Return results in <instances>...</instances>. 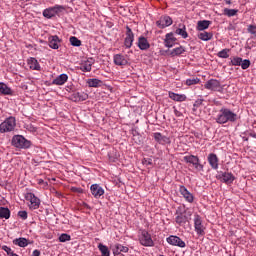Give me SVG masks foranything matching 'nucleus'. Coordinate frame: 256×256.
Segmentation results:
<instances>
[{"label": "nucleus", "mask_w": 256, "mask_h": 256, "mask_svg": "<svg viewBox=\"0 0 256 256\" xmlns=\"http://www.w3.org/2000/svg\"><path fill=\"white\" fill-rule=\"evenodd\" d=\"M239 119L237 113L231 109L222 107L217 114L215 121L218 125H225V123H235Z\"/></svg>", "instance_id": "1"}, {"label": "nucleus", "mask_w": 256, "mask_h": 256, "mask_svg": "<svg viewBox=\"0 0 256 256\" xmlns=\"http://www.w3.org/2000/svg\"><path fill=\"white\" fill-rule=\"evenodd\" d=\"M15 127H17V119L10 116L0 124V133H12V131H15Z\"/></svg>", "instance_id": "2"}, {"label": "nucleus", "mask_w": 256, "mask_h": 256, "mask_svg": "<svg viewBox=\"0 0 256 256\" xmlns=\"http://www.w3.org/2000/svg\"><path fill=\"white\" fill-rule=\"evenodd\" d=\"M11 143L16 149H29L31 147V141L27 140L23 135H14Z\"/></svg>", "instance_id": "3"}, {"label": "nucleus", "mask_w": 256, "mask_h": 256, "mask_svg": "<svg viewBox=\"0 0 256 256\" xmlns=\"http://www.w3.org/2000/svg\"><path fill=\"white\" fill-rule=\"evenodd\" d=\"M138 241L143 247H155V242L147 230H142L138 236Z\"/></svg>", "instance_id": "4"}, {"label": "nucleus", "mask_w": 256, "mask_h": 256, "mask_svg": "<svg viewBox=\"0 0 256 256\" xmlns=\"http://www.w3.org/2000/svg\"><path fill=\"white\" fill-rule=\"evenodd\" d=\"M194 229L199 237H203L205 235V224L203 223V218H201L198 214L194 215Z\"/></svg>", "instance_id": "5"}, {"label": "nucleus", "mask_w": 256, "mask_h": 256, "mask_svg": "<svg viewBox=\"0 0 256 256\" xmlns=\"http://www.w3.org/2000/svg\"><path fill=\"white\" fill-rule=\"evenodd\" d=\"M205 89L208 91H217L221 93L223 91V86H221V82L217 79H210L204 84Z\"/></svg>", "instance_id": "6"}, {"label": "nucleus", "mask_w": 256, "mask_h": 256, "mask_svg": "<svg viewBox=\"0 0 256 256\" xmlns=\"http://www.w3.org/2000/svg\"><path fill=\"white\" fill-rule=\"evenodd\" d=\"M25 199L30 203L29 209H32V210L39 209L41 205V200L37 196H35V194L28 192L25 194Z\"/></svg>", "instance_id": "7"}, {"label": "nucleus", "mask_w": 256, "mask_h": 256, "mask_svg": "<svg viewBox=\"0 0 256 256\" xmlns=\"http://www.w3.org/2000/svg\"><path fill=\"white\" fill-rule=\"evenodd\" d=\"M184 161L186 163H190V165H193L197 171H203V164H201L199 157L195 155L184 156Z\"/></svg>", "instance_id": "8"}, {"label": "nucleus", "mask_w": 256, "mask_h": 256, "mask_svg": "<svg viewBox=\"0 0 256 256\" xmlns=\"http://www.w3.org/2000/svg\"><path fill=\"white\" fill-rule=\"evenodd\" d=\"M166 241L173 247H180V249H185V247H187L185 241H183L179 236L170 235L168 238H166Z\"/></svg>", "instance_id": "9"}, {"label": "nucleus", "mask_w": 256, "mask_h": 256, "mask_svg": "<svg viewBox=\"0 0 256 256\" xmlns=\"http://www.w3.org/2000/svg\"><path fill=\"white\" fill-rule=\"evenodd\" d=\"M62 9H63V6L61 5H55L53 7L46 8L43 11V17H45L46 19H52V17H55L57 13H60Z\"/></svg>", "instance_id": "10"}, {"label": "nucleus", "mask_w": 256, "mask_h": 256, "mask_svg": "<svg viewBox=\"0 0 256 256\" xmlns=\"http://www.w3.org/2000/svg\"><path fill=\"white\" fill-rule=\"evenodd\" d=\"M133 41H135V34L133 33V30L129 28V26L126 27V37L124 39V46L126 49H131L133 47Z\"/></svg>", "instance_id": "11"}, {"label": "nucleus", "mask_w": 256, "mask_h": 256, "mask_svg": "<svg viewBox=\"0 0 256 256\" xmlns=\"http://www.w3.org/2000/svg\"><path fill=\"white\" fill-rule=\"evenodd\" d=\"M93 65H95V59L88 58L81 62L79 69L80 71H83V73H91Z\"/></svg>", "instance_id": "12"}, {"label": "nucleus", "mask_w": 256, "mask_h": 256, "mask_svg": "<svg viewBox=\"0 0 256 256\" xmlns=\"http://www.w3.org/2000/svg\"><path fill=\"white\" fill-rule=\"evenodd\" d=\"M179 193L180 195H182L185 201H187V203H193V201H195V196H193V193L189 192L187 187H185L184 185H181L179 187Z\"/></svg>", "instance_id": "13"}, {"label": "nucleus", "mask_w": 256, "mask_h": 256, "mask_svg": "<svg viewBox=\"0 0 256 256\" xmlns=\"http://www.w3.org/2000/svg\"><path fill=\"white\" fill-rule=\"evenodd\" d=\"M90 191L95 199H101L105 195V190L99 184H92Z\"/></svg>", "instance_id": "14"}, {"label": "nucleus", "mask_w": 256, "mask_h": 256, "mask_svg": "<svg viewBox=\"0 0 256 256\" xmlns=\"http://www.w3.org/2000/svg\"><path fill=\"white\" fill-rule=\"evenodd\" d=\"M157 27L159 29H165V27H169L173 25V20L169 16H162L160 19L156 22Z\"/></svg>", "instance_id": "15"}, {"label": "nucleus", "mask_w": 256, "mask_h": 256, "mask_svg": "<svg viewBox=\"0 0 256 256\" xmlns=\"http://www.w3.org/2000/svg\"><path fill=\"white\" fill-rule=\"evenodd\" d=\"M114 65H117L118 67H125L129 63V60H127V57L123 54H115L113 56Z\"/></svg>", "instance_id": "16"}, {"label": "nucleus", "mask_w": 256, "mask_h": 256, "mask_svg": "<svg viewBox=\"0 0 256 256\" xmlns=\"http://www.w3.org/2000/svg\"><path fill=\"white\" fill-rule=\"evenodd\" d=\"M207 161L211 167V169H214L217 171L219 169V157H217V154L210 153L207 157Z\"/></svg>", "instance_id": "17"}, {"label": "nucleus", "mask_w": 256, "mask_h": 256, "mask_svg": "<svg viewBox=\"0 0 256 256\" xmlns=\"http://www.w3.org/2000/svg\"><path fill=\"white\" fill-rule=\"evenodd\" d=\"M137 46L140 51H147L148 49L151 48V44L149 43V40H147V38L144 36H140L138 38Z\"/></svg>", "instance_id": "18"}, {"label": "nucleus", "mask_w": 256, "mask_h": 256, "mask_svg": "<svg viewBox=\"0 0 256 256\" xmlns=\"http://www.w3.org/2000/svg\"><path fill=\"white\" fill-rule=\"evenodd\" d=\"M89 99V95L85 92H74L71 95V100L75 103H79V101H87Z\"/></svg>", "instance_id": "19"}, {"label": "nucleus", "mask_w": 256, "mask_h": 256, "mask_svg": "<svg viewBox=\"0 0 256 256\" xmlns=\"http://www.w3.org/2000/svg\"><path fill=\"white\" fill-rule=\"evenodd\" d=\"M176 41H177V38H175L173 33H168L165 36L164 45H165V47H168V49H171V47H173V45H175Z\"/></svg>", "instance_id": "20"}, {"label": "nucleus", "mask_w": 256, "mask_h": 256, "mask_svg": "<svg viewBox=\"0 0 256 256\" xmlns=\"http://www.w3.org/2000/svg\"><path fill=\"white\" fill-rule=\"evenodd\" d=\"M220 179L223 183H226V185H231V183L235 181V176L231 172H224Z\"/></svg>", "instance_id": "21"}, {"label": "nucleus", "mask_w": 256, "mask_h": 256, "mask_svg": "<svg viewBox=\"0 0 256 256\" xmlns=\"http://www.w3.org/2000/svg\"><path fill=\"white\" fill-rule=\"evenodd\" d=\"M67 81H69V76L67 74H60L52 81V85H65Z\"/></svg>", "instance_id": "22"}, {"label": "nucleus", "mask_w": 256, "mask_h": 256, "mask_svg": "<svg viewBox=\"0 0 256 256\" xmlns=\"http://www.w3.org/2000/svg\"><path fill=\"white\" fill-rule=\"evenodd\" d=\"M48 43L51 49H59V43H61V39H59V36L57 35L50 36L48 38Z\"/></svg>", "instance_id": "23"}, {"label": "nucleus", "mask_w": 256, "mask_h": 256, "mask_svg": "<svg viewBox=\"0 0 256 256\" xmlns=\"http://www.w3.org/2000/svg\"><path fill=\"white\" fill-rule=\"evenodd\" d=\"M28 67L32 69V71H41V65H39V61L37 59L31 57L27 61Z\"/></svg>", "instance_id": "24"}, {"label": "nucleus", "mask_w": 256, "mask_h": 256, "mask_svg": "<svg viewBox=\"0 0 256 256\" xmlns=\"http://www.w3.org/2000/svg\"><path fill=\"white\" fill-rule=\"evenodd\" d=\"M169 98L172 99V101H178V103L187 101V96L185 94H177L174 92H169Z\"/></svg>", "instance_id": "25"}, {"label": "nucleus", "mask_w": 256, "mask_h": 256, "mask_svg": "<svg viewBox=\"0 0 256 256\" xmlns=\"http://www.w3.org/2000/svg\"><path fill=\"white\" fill-rule=\"evenodd\" d=\"M153 137L155 141H157V143H160V145H165L166 143H170L169 137L163 136L159 132L154 133Z\"/></svg>", "instance_id": "26"}, {"label": "nucleus", "mask_w": 256, "mask_h": 256, "mask_svg": "<svg viewBox=\"0 0 256 256\" xmlns=\"http://www.w3.org/2000/svg\"><path fill=\"white\" fill-rule=\"evenodd\" d=\"M114 255H120L121 253H129V247L121 244H115L113 249Z\"/></svg>", "instance_id": "27"}, {"label": "nucleus", "mask_w": 256, "mask_h": 256, "mask_svg": "<svg viewBox=\"0 0 256 256\" xmlns=\"http://www.w3.org/2000/svg\"><path fill=\"white\" fill-rule=\"evenodd\" d=\"M187 221H189V217H187V215L185 213H177L175 222L178 225H185V223H187Z\"/></svg>", "instance_id": "28"}, {"label": "nucleus", "mask_w": 256, "mask_h": 256, "mask_svg": "<svg viewBox=\"0 0 256 256\" xmlns=\"http://www.w3.org/2000/svg\"><path fill=\"white\" fill-rule=\"evenodd\" d=\"M176 35H180V37H182V39H187V37H189V34L187 33V28L185 27V25H179V28L176 29L175 31Z\"/></svg>", "instance_id": "29"}, {"label": "nucleus", "mask_w": 256, "mask_h": 256, "mask_svg": "<svg viewBox=\"0 0 256 256\" xmlns=\"http://www.w3.org/2000/svg\"><path fill=\"white\" fill-rule=\"evenodd\" d=\"M0 95H13V90L7 84L0 82Z\"/></svg>", "instance_id": "30"}, {"label": "nucleus", "mask_w": 256, "mask_h": 256, "mask_svg": "<svg viewBox=\"0 0 256 256\" xmlns=\"http://www.w3.org/2000/svg\"><path fill=\"white\" fill-rule=\"evenodd\" d=\"M209 25H211V21L209 20H200L197 23L198 31H205V29H209Z\"/></svg>", "instance_id": "31"}, {"label": "nucleus", "mask_w": 256, "mask_h": 256, "mask_svg": "<svg viewBox=\"0 0 256 256\" xmlns=\"http://www.w3.org/2000/svg\"><path fill=\"white\" fill-rule=\"evenodd\" d=\"M185 53V47L179 46L170 51V57H179V55H183Z\"/></svg>", "instance_id": "32"}, {"label": "nucleus", "mask_w": 256, "mask_h": 256, "mask_svg": "<svg viewBox=\"0 0 256 256\" xmlns=\"http://www.w3.org/2000/svg\"><path fill=\"white\" fill-rule=\"evenodd\" d=\"M198 39H200L201 41H211V39H213V33L211 32H200L198 34Z\"/></svg>", "instance_id": "33"}, {"label": "nucleus", "mask_w": 256, "mask_h": 256, "mask_svg": "<svg viewBox=\"0 0 256 256\" xmlns=\"http://www.w3.org/2000/svg\"><path fill=\"white\" fill-rule=\"evenodd\" d=\"M87 85L88 87H101V85L103 84V81L97 79V78H92V79H88L87 80Z\"/></svg>", "instance_id": "34"}, {"label": "nucleus", "mask_w": 256, "mask_h": 256, "mask_svg": "<svg viewBox=\"0 0 256 256\" xmlns=\"http://www.w3.org/2000/svg\"><path fill=\"white\" fill-rule=\"evenodd\" d=\"M13 245H17L18 247H27V245H29V240L26 238H16L13 240Z\"/></svg>", "instance_id": "35"}, {"label": "nucleus", "mask_w": 256, "mask_h": 256, "mask_svg": "<svg viewBox=\"0 0 256 256\" xmlns=\"http://www.w3.org/2000/svg\"><path fill=\"white\" fill-rule=\"evenodd\" d=\"M9 217H11L9 208L0 207V219H9Z\"/></svg>", "instance_id": "36"}, {"label": "nucleus", "mask_w": 256, "mask_h": 256, "mask_svg": "<svg viewBox=\"0 0 256 256\" xmlns=\"http://www.w3.org/2000/svg\"><path fill=\"white\" fill-rule=\"evenodd\" d=\"M98 249L102 256H111V252L109 251V248L106 245L100 243L98 244Z\"/></svg>", "instance_id": "37"}, {"label": "nucleus", "mask_w": 256, "mask_h": 256, "mask_svg": "<svg viewBox=\"0 0 256 256\" xmlns=\"http://www.w3.org/2000/svg\"><path fill=\"white\" fill-rule=\"evenodd\" d=\"M237 13H239V10L237 9L224 8L223 10V15H225L226 17H235Z\"/></svg>", "instance_id": "38"}, {"label": "nucleus", "mask_w": 256, "mask_h": 256, "mask_svg": "<svg viewBox=\"0 0 256 256\" xmlns=\"http://www.w3.org/2000/svg\"><path fill=\"white\" fill-rule=\"evenodd\" d=\"M241 63H243V58L235 56L231 59L229 65H233L234 67H241Z\"/></svg>", "instance_id": "39"}, {"label": "nucleus", "mask_w": 256, "mask_h": 256, "mask_svg": "<svg viewBox=\"0 0 256 256\" xmlns=\"http://www.w3.org/2000/svg\"><path fill=\"white\" fill-rule=\"evenodd\" d=\"M69 41L73 47H81V40H79V38L72 36Z\"/></svg>", "instance_id": "40"}, {"label": "nucleus", "mask_w": 256, "mask_h": 256, "mask_svg": "<svg viewBox=\"0 0 256 256\" xmlns=\"http://www.w3.org/2000/svg\"><path fill=\"white\" fill-rule=\"evenodd\" d=\"M218 57H220V59H229V49H223L218 52Z\"/></svg>", "instance_id": "41"}, {"label": "nucleus", "mask_w": 256, "mask_h": 256, "mask_svg": "<svg viewBox=\"0 0 256 256\" xmlns=\"http://www.w3.org/2000/svg\"><path fill=\"white\" fill-rule=\"evenodd\" d=\"M201 82L199 78H189L186 80V85L191 86V85H197Z\"/></svg>", "instance_id": "42"}, {"label": "nucleus", "mask_w": 256, "mask_h": 256, "mask_svg": "<svg viewBox=\"0 0 256 256\" xmlns=\"http://www.w3.org/2000/svg\"><path fill=\"white\" fill-rule=\"evenodd\" d=\"M60 243H66V241H71V236L69 234H61L59 236Z\"/></svg>", "instance_id": "43"}, {"label": "nucleus", "mask_w": 256, "mask_h": 256, "mask_svg": "<svg viewBox=\"0 0 256 256\" xmlns=\"http://www.w3.org/2000/svg\"><path fill=\"white\" fill-rule=\"evenodd\" d=\"M240 67L244 70L249 69V67H251V61L248 59L242 60Z\"/></svg>", "instance_id": "44"}, {"label": "nucleus", "mask_w": 256, "mask_h": 256, "mask_svg": "<svg viewBox=\"0 0 256 256\" xmlns=\"http://www.w3.org/2000/svg\"><path fill=\"white\" fill-rule=\"evenodd\" d=\"M2 251H5V253H7L8 256H10L13 253V250L11 249V247L7 245L2 246Z\"/></svg>", "instance_id": "45"}, {"label": "nucleus", "mask_w": 256, "mask_h": 256, "mask_svg": "<svg viewBox=\"0 0 256 256\" xmlns=\"http://www.w3.org/2000/svg\"><path fill=\"white\" fill-rule=\"evenodd\" d=\"M18 216L20 217V219H23L25 221V219H27L28 217L27 211H19Z\"/></svg>", "instance_id": "46"}, {"label": "nucleus", "mask_w": 256, "mask_h": 256, "mask_svg": "<svg viewBox=\"0 0 256 256\" xmlns=\"http://www.w3.org/2000/svg\"><path fill=\"white\" fill-rule=\"evenodd\" d=\"M248 32L251 33L252 35H255V33H256V27L253 26V25H250V26L248 27Z\"/></svg>", "instance_id": "47"}, {"label": "nucleus", "mask_w": 256, "mask_h": 256, "mask_svg": "<svg viewBox=\"0 0 256 256\" xmlns=\"http://www.w3.org/2000/svg\"><path fill=\"white\" fill-rule=\"evenodd\" d=\"M174 115L176 117H183V113H181L177 108L174 107Z\"/></svg>", "instance_id": "48"}, {"label": "nucleus", "mask_w": 256, "mask_h": 256, "mask_svg": "<svg viewBox=\"0 0 256 256\" xmlns=\"http://www.w3.org/2000/svg\"><path fill=\"white\" fill-rule=\"evenodd\" d=\"M31 256H41V251H39L38 249L34 250L32 252V255Z\"/></svg>", "instance_id": "49"}, {"label": "nucleus", "mask_w": 256, "mask_h": 256, "mask_svg": "<svg viewBox=\"0 0 256 256\" xmlns=\"http://www.w3.org/2000/svg\"><path fill=\"white\" fill-rule=\"evenodd\" d=\"M38 185H44V187H47V182H45L43 179L38 180Z\"/></svg>", "instance_id": "50"}, {"label": "nucleus", "mask_w": 256, "mask_h": 256, "mask_svg": "<svg viewBox=\"0 0 256 256\" xmlns=\"http://www.w3.org/2000/svg\"><path fill=\"white\" fill-rule=\"evenodd\" d=\"M250 137H253V139H256V133L255 132L250 133Z\"/></svg>", "instance_id": "51"}, {"label": "nucleus", "mask_w": 256, "mask_h": 256, "mask_svg": "<svg viewBox=\"0 0 256 256\" xmlns=\"http://www.w3.org/2000/svg\"><path fill=\"white\" fill-rule=\"evenodd\" d=\"M144 163H145L146 165H153V163L151 162V160H149V161L145 160Z\"/></svg>", "instance_id": "52"}, {"label": "nucleus", "mask_w": 256, "mask_h": 256, "mask_svg": "<svg viewBox=\"0 0 256 256\" xmlns=\"http://www.w3.org/2000/svg\"><path fill=\"white\" fill-rule=\"evenodd\" d=\"M84 207H86V209H91V208L89 207V204H87V203H84Z\"/></svg>", "instance_id": "53"}, {"label": "nucleus", "mask_w": 256, "mask_h": 256, "mask_svg": "<svg viewBox=\"0 0 256 256\" xmlns=\"http://www.w3.org/2000/svg\"><path fill=\"white\" fill-rule=\"evenodd\" d=\"M226 5H231V0H226Z\"/></svg>", "instance_id": "54"}, {"label": "nucleus", "mask_w": 256, "mask_h": 256, "mask_svg": "<svg viewBox=\"0 0 256 256\" xmlns=\"http://www.w3.org/2000/svg\"><path fill=\"white\" fill-rule=\"evenodd\" d=\"M10 256H19V255L16 254L15 252H12Z\"/></svg>", "instance_id": "55"}]
</instances>
